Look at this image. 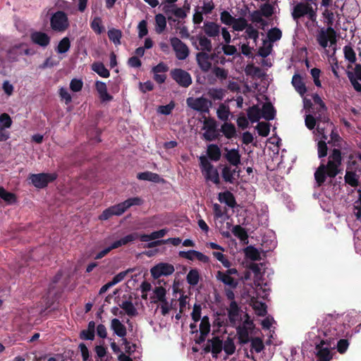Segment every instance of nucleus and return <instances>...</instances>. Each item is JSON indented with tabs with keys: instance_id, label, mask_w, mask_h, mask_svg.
I'll return each instance as SVG.
<instances>
[{
	"instance_id": "f257e3e1",
	"label": "nucleus",
	"mask_w": 361,
	"mask_h": 361,
	"mask_svg": "<svg viewBox=\"0 0 361 361\" xmlns=\"http://www.w3.org/2000/svg\"><path fill=\"white\" fill-rule=\"evenodd\" d=\"M325 322L327 323L326 324H324V334L326 338L316 343L315 347L317 350L316 355L319 361H330L332 359L330 349L334 348L335 340H338V338L345 336V326L338 323L335 316L332 314L326 315Z\"/></svg>"
},
{
	"instance_id": "f03ea898",
	"label": "nucleus",
	"mask_w": 361,
	"mask_h": 361,
	"mask_svg": "<svg viewBox=\"0 0 361 361\" xmlns=\"http://www.w3.org/2000/svg\"><path fill=\"white\" fill-rule=\"evenodd\" d=\"M342 154L338 149H333L329 157L326 164L322 163L314 172V179L317 187L322 186L326 177L335 178L339 173V167L342 164Z\"/></svg>"
},
{
	"instance_id": "7ed1b4c3",
	"label": "nucleus",
	"mask_w": 361,
	"mask_h": 361,
	"mask_svg": "<svg viewBox=\"0 0 361 361\" xmlns=\"http://www.w3.org/2000/svg\"><path fill=\"white\" fill-rule=\"evenodd\" d=\"M142 203V200L140 197H135L128 198L121 203L111 206L104 209L99 216V219L101 221H105L108 220L113 216H121L130 207L134 205H140Z\"/></svg>"
},
{
	"instance_id": "20e7f679",
	"label": "nucleus",
	"mask_w": 361,
	"mask_h": 361,
	"mask_svg": "<svg viewBox=\"0 0 361 361\" xmlns=\"http://www.w3.org/2000/svg\"><path fill=\"white\" fill-rule=\"evenodd\" d=\"M70 26L68 15L63 11H57L50 17V27L56 32H63Z\"/></svg>"
},
{
	"instance_id": "39448f33",
	"label": "nucleus",
	"mask_w": 361,
	"mask_h": 361,
	"mask_svg": "<svg viewBox=\"0 0 361 361\" xmlns=\"http://www.w3.org/2000/svg\"><path fill=\"white\" fill-rule=\"evenodd\" d=\"M57 177L58 175L56 173H30L28 180L35 188L42 189L56 180Z\"/></svg>"
},
{
	"instance_id": "423d86ee",
	"label": "nucleus",
	"mask_w": 361,
	"mask_h": 361,
	"mask_svg": "<svg viewBox=\"0 0 361 361\" xmlns=\"http://www.w3.org/2000/svg\"><path fill=\"white\" fill-rule=\"evenodd\" d=\"M200 167L207 180H210L216 185L220 183L219 174L216 169L209 161L204 156L200 157Z\"/></svg>"
},
{
	"instance_id": "0eeeda50",
	"label": "nucleus",
	"mask_w": 361,
	"mask_h": 361,
	"mask_svg": "<svg viewBox=\"0 0 361 361\" xmlns=\"http://www.w3.org/2000/svg\"><path fill=\"white\" fill-rule=\"evenodd\" d=\"M318 44L324 49L328 47L329 42L331 45L336 44V32L333 27H327L326 29L322 28L317 36Z\"/></svg>"
},
{
	"instance_id": "6e6552de",
	"label": "nucleus",
	"mask_w": 361,
	"mask_h": 361,
	"mask_svg": "<svg viewBox=\"0 0 361 361\" xmlns=\"http://www.w3.org/2000/svg\"><path fill=\"white\" fill-rule=\"evenodd\" d=\"M186 102L188 106L192 109L207 114L209 112V108L212 105V102L204 97L197 98L189 97L187 99Z\"/></svg>"
},
{
	"instance_id": "1a4fd4ad",
	"label": "nucleus",
	"mask_w": 361,
	"mask_h": 361,
	"mask_svg": "<svg viewBox=\"0 0 361 361\" xmlns=\"http://www.w3.org/2000/svg\"><path fill=\"white\" fill-rule=\"evenodd\" d=\"M170 75L180 87H188L192 82L190 74L181 68H174L171 71Z\"/></svg>"
},
{
	"instance_id": "9d476101",
	"label": "nucleus",
	"mask_w": 361,
	"mask_h": 361,
	"mask_svg": "<svg viewBox=\"0 0 361 361\" xmlns=\"http://www.w3.org/2000/svg\"><path fill=\"white\" fill-rule=\"evenodd\" d=\"M171 45L176 53L178 60H185L190 54L188 47L176 37L170 39Z\"/></svg>"
},
{
	"instance_id": "9b49d317",
	"label": "nucleus",
	"mask_w": 361,
	"mask_h": 361,
	"mask_svg": "<svg viewBox=\"0 0 361 361\" xmlns=\"http://www.w3.org/2000/svg\"><path fill=\"white\" fill-rule=\"evenodd\" d=\"M175 271L173 265L166 262H160L150 269V273L154 279H158L161 276H169Z\"/></svg>"
},
{
	"instance_id": "f8f14e48",
	"label": "nucleus",
	"mask_w": 361,
	"mask_h": 361,
	"mask_svg": "<svg viewBox=\"0 0 361 361\" xmlns=\"http://www.w3.org/2000/svg\"><path fill=\"white\" fill-rule=\"evenodd\" d=\"M30 38L34 44L38 45L43 49L48 47L51 42V37L46 32L42 31L32 32Z\"/></svg>"
},
{
	"instance_id": "ddd939ff",
	"label": "nucleus",
	"mask_w": 361,
	"mask_h": 361,
	"mask_svg": "<svg viewBox=\"0 0 361 361\" xmlns=\"http://www.w3.org/2000/svg\"><path fill=\"white\" fill-rule=\"evenodd\" d=\"M240 312V308L236 301H231L228 309V320L231 326H235L238 317L239 321L241 320Z\"/></svg>"
},
{
	"instance_id": "4468645a",
	"label": "nucleus",
	"mask_w": 361,
	"mask_h": 361,
	"mask_svg": "<svg viewBox=\"0 0 361 361\" xmlns=\"http://www.w3.org/2000/svg\"><path fill=\"white\" fill-rule=\"evenodd\" d=\"M226 153L224 154V157L229 163L231 166H237L240 164V154L238 149H229L227 147L224 148Z\"/></svg>"
},
{
	"instance_id": "2eb2a0df",
	"label": "nucleus",
	"mask_w": 361,
	"mask_h": 361,
	"mask_svg": "<svg viewBox=\"0 0 361 361\" xmlns=\"http://www.w3.org/2000/svg\"><path fill=\"white\" fill-rule=\"evenodd\" d=\"M196 60L198 66L204 72H207L212 67L211 59H209V54L204 51H200L196 54Z\"/></svg>"
},
{
	"instance_id": "dca6fc26",
	"label": "nucleus",
	"mask_w": 361,
	"mask_h": 361,
	"mask_svg": "<svg viewBox=\"0 0 361 361\" xmlns=\"http://www.w3.org/2000/svg\"><path fill=\"white\" fill-rule=\"evenodd\" d=\"M310 5L304 3L297 4L292 12V17L295 20H298L300 18L305 16L310 12Z\"/></svg>"
},
{
	"instance_id": "f3484780",
	"label": "nucleus",
	"mask_w": 361,
	"mask_h": 361,
	"mask_svg": "<svg viewBox=\"0 0 361 361\" xmlns=\"http://www.w3.org/2000/svg\"><path fill=\"white\" fill-rule=\"evenodd\" d=\"M197 39L199 41V46L197 45L195 42H192V45L197 50H201V51L204 52H210L212 50V41L208 39L206 36L204 35H198L197 36Z\"/></svg>"
},
{
	"instance_id": "a211bd4d",
	"label": "nucleus",
	"mask_w": 361,
	"mask_h": 361,
	"mask_svg": "<svg viewBox=\"0 0 361 361\" xmlns=\"http://www.w3.org/2000/svg\"><path fill=\"white\" fill-rule=\"evenodd\" d=\"M203 30L207 37H216L219 35L220 25L214 22L206 21L204 23Z\"/></svg>"
},
{
	"instance_id": "6ab92c4d",
	"label": "nucleus",
	"mask_w": 361,
	"mask_h": 361,
	"mask_svg": "<svg viewBox=\"0 0 361 361\" xmlns=\"http://www.w3.org/2000/svg\"><path fill=\"white\" fill-rule=\"evenodd\" d=\"M291 83L295 91L302 97L307 92V87L303 82L302 78L300 74H294L292 78Z\"/></svg>"
},
{
	"instance_id": "aec40b11",
	"label": "nucleus",
	"mask_w": 361,
	"mask_h": 361,
	"mask_svg": "<svg viewBox=\"0 0 361 361\" xmlns=\"http://www.w3.org/2000/svg\"><path fill=\"white\" fill-rule=\"evenodd\" d=\"M137 178L142 180H148L153 183H164V179L162 178L159 174L151 171H145L138 173Z\"/></svg>"
},
{
	"instance_id": "412c9836",
	"label": "nucleus",
	"mask_w": 361,
	"mask_h": 361,
	"mask_svg": "<svg viewBox=\"0 0 361 361\" xmlns=\"http://www.w3.org/2000/svg\"><path fill=\"white\" fill-rule=\"evenodd\" d=\"M95 88L103 102H109L113 99V97L107 92V87L105 82L97 81L95 82Z\"/></svg>"
},
{
	"instance_id": "4be33fe9",
	"label": "nucleus",
	"mask_w": 361,
	"mask_h": 361,
	"mask_svg": "<svg viewBox=\"0 0 361 361\" xmlns=\"http://www.w3.org/2000/svg\"><path fill=\"white\" fill-rule=\"evenodd\" d=\"M261 115L267 121H271L274 118L276 110L271 102H266L262 105Z\"/></svg>"
},
{
	"instance_id": "5701e85b",
	"label": "nucleus",
	"mask_w": 361,
	"mask_h": 361,
	"mask_svg": "<svg viewBox=\"0 0 361 361\" xmlns=\"http://www.w3.org/2000/svg\"><path fill=\"white\" fill-rule=\"evenodd\" d=\"M111 328L115 334L123 338H124L127 334L126 326L121 322L118 319L114 318L111 320Z\"/></svg>"
},
{
	"instance_id": "b1692460",
	"label": "nucleus",
	"mask_w": 361,
	"mask_h": 361,
	"mask_svg": "<svg viewBox=\"0 0 361 361\" xmlns=\"http://www.w3.org/2000/svg\"><path fill=\"white\" fill-rule=\"evenodd\" d=\"M167 229L163 228L159 231H154L150 234H140V240L142 242H148L150 240L163 238L167 233Z\"/></svg>"
},
{
	"instance_id": "393cba45",
	"label": "nucleus",
	"mask_w": 361,
	"mask_h": 361,
	"mask_svg": "<svg viewBox=\"0 0 361 361\" xmlns=\"http://www.w3.org/2000/svg\"><path fill=\"white\" fill-rule=\"evenodd\" d=\"M216 279L221 281L225 285H227L230 286L232 288H236L238 283L235 281V280L231 277V276H228V274L224 273L221 271H218L216 273Z\"/></svg>"
},
{
	"instance_id": "a878e982",
	"label": "nucleus",
	"mask_w": 361,
	"mask_h": 361,
	"mask_svg": "<svg viewBox=\"0 0 361 361\" xmlns=\"http://www.w3.org/2000/svg\"><path fill=\"white\" fill-rule=\"evenodd\" d=\"M0 198L8 205L14 204L17 202V197L16 194L7 191L2 186H0Z\"/></svg>"
},
{
	"instance_id": "bb28decb",
	"label": "nucleus",
	"mask_w": 361,
	"mask_h": 361,
	"mask_svg": "<svg viewBox=\"0 0 361 361\" xmlns=\"http://www.w3.org/2000/svg\"><path fill=\"white\" fill-rule=\"evenodd\" d=\"M219 200L221 202L226 203L230 207H234L236 204L235 199L233 193L229 191L220 192L219 194Z\"/></svg>"
},
{
	"instance_id": "cd10ccee",
	"label": "nucleus",
	"mask_w": 361,
	"mask_h": 361,
	"mask_svg": "<svg viewBox=\"0 0 361 361\" xmlns=\"http://www.w3.org/2000/svg\"><path fill=\"white\" fill-rule=\"evenodd\" d=\"M312 99L316 104L319 105V108L317 109L318 116H317V119L321 120L322 116H323V115L327 111V107L318 94L315 93L312 94Z\"/></svg>"
},
{
	"instance_id": "c85d7f7f",
	"label": "nucleus",
	"mask_w": 361,
	"mask_h": 361,
	"mask_svg": "<svg viewBox=\"0 0 361 361\" xmlns=\"http://www.w3.org/2000/svg\"><path fill=\"white\" fill-rule=\"evenodd\" d=\"M247 118L252 123H255L259 121L261 115V109L259 108L258 105L255 104L250 107H249L247 110Z\"/></svg>"
},
{
	"instance_id": "c756f323",
	"label": "nucleus",
	"mask_w": 361,
	"mask_h": 361,
	"mask_svg": "<svg viewBox=\"0 0 361 361\" xmlns=\"http://www.w3.org/2000/svg\"><path fill=\"white\" fill-rule=\"evenodd\" d=\"M207 156L208 157L214 161H217L221 159V153L220 148L217 145L211 144L207 147Z\"/></svg>"
},
{
	"instance_id": "7c9ffc66",
	"label": "nucleus",
	"mask_w": 361,
	"mask_h": 361,
	"mask_svg": "<svg viewBox=\"0 0 361 361\" xmlns=\"http://www.w3.org/2000/svg\"><path fill=\"white\" fill-rule=\"evenodd\" d=\"M92 70L102 78H109L110 76L109 71L105 67L102 62H94L91 66Z\"/></svg>"
},
{
	"instance_id": "2f4dec72",
	"label": "nucleus",
	"mask_w": 361,
	"mask_h": 361,
	"mask_svg": "<svg viewBox=\"0 0 361 361\" xmlns=\"http://www.w3.org/2000/svg\"><path fill=\"white\" fill-rule=\"evenodd\" d=\"M221 132L228 139H231L236 136V129L232 123L225 122L221 128Z\"/></svg>"
},
{
	"instance_id": "473e14b6",
	"label": "nucleus",
	"mask_w": 361,
	"mask_h": 361,
	"mask_svg": "<svg viewBox=\"0 0 361 361\" xmlns=\"http://www.w3.org/2000/svg\"><path fill=\"white\" fill-rule=\"evenodd\" d=\"M233 234L239 238L242 242L245 243H248V234L245 228L240 225H236L233 227Z\"/></svg>"
},
{
	"instance_id": "72a5a7b5",
	"label": "nucleus",
	"mask_w": 361,
	"mask_h": 361,
	"mask_svg": "<svg viewBox=\"0 0 361 361\" xmlns=\"http://www.w3.org/2000/svg\"><path fill=\"white\" fill-rule=\"evenodd\" d=\"M208 343H211L212 353L214 357H216L223 349L222 341L218 336H215L212 339L208 340Z\"/></svg>"
},
{
	"instance_id": "f704fd0d",
	"label": "nucleus",
	"mask_w": 361,
	"mask_h": 361,
	"mask_svg": "<svg viewBox=\"0 0 361 361\" xmlns=\"http://www.w3.org/2000/svg\"><path fill=\"white\" fill-rule=\"evenodd\" d=\"M344 179L351 187L356 188L359 185V176L355 171H346Z\"/></svg>"
},
{
	"instance_id": "c9c22d12",
	"label": "nucleus",
	"mask_w": 361,
	"mask_h": 361,
	"mask_svg": "<svg viewBox=\"0 0 361 361\" xmlns=\"http://www.w3.org/2000/svg\"><path fill=\"white\" fill-rule=\"evenodd\" d=\"M120 307L125 310L126 313L130 317L137 315V311L130 300L123 301L119 305Z\"/></svg>"
},
{
	"instance_id": "e433bc0d",
	"label": "nucleus",
	"mask_w": 361,
	"mask_h": 361,
	"mask_svg": "<svg viewBox=\"0 0 361 361\" xmlns=\"http://www.w3.org/2000/svg\"><path fill=\"white\" fill-rule=\"evenodd\" d=\"M231 165H225L221 171V176L223 180L226 183H229L231 184H233L235 181L236 180L235 177L233 176L232 171H231Z\"/></svg>"
},
{
	"instance_id": "4c0bfd02",
	"label": "nucleus",
	"mask_w": 361,
	"mask_h": 361,
	"mask_svg": "<svg viewBox=\"0 0 361 361\" xmlns=\"http://www.w3.org/2000/svg\"><path fill=\"white\" fill-rule=\"evenodd\" d=\"M200 279V273L197 269H190L186 276L188 283L192 286H196L199 283Z\"/></svg>"
},
{
	"instance_id": "58836bf2",
	"label": "nucleus",
	"mask_w": 361,
	"mask_h": 361,
	"mask_svg": "<svg viewBox=\"0 0 361 361\" xmlns=\"http://www.w3.org/2000/svg\"><path fill=\"white\" fill-rule=\"evenodd\" d=\"M155 22H156V32L158 34H161L164 31L166 27V17L161 14L159 13L155 16Z\"/></svg>"
},
{
	"instance_id": "ea45409f",
	"label": "nucleus",
	"mask_w": 361,
	"mask_h": 361,
	"mask_svg": "<svg viewBox=\"0 0 361 361\" xmlns=\"http://www.w3.org/2000/svg\"><path fill=\"white\" fill-rule=\"evenodd\" d=\"M236 331L240 343H246L249 341V332L245 325H239Z\"/></svg>"
},
{
	"instance_id": "a19ab883",
	"label": "nucleus",
	"mask_w": 361,
	"mask_h": 361,
	"mask_svg": "<svg viewBox=\"0 0 361 361\" xmlns=\"http://www.w3.org/2000/svg\"><path fill=\"white\" fill-rule=\"evenodd\" d=\"M70 39L68 37H65L59 41L58 46L56 48V51L58 54H65L70 49Z\"/></svg>"
},
{
	"instance_id": "79ce46f5",
	"label": "nucleus",
	"mask_w": 361,
	"mask_h": 361,
	"mask_svg": "<svg viewBox=\"0 0 361 361\" xmlns=\"http://www.w3.org/2000/svg\"><path fill=\"white\" fill-rule=\"evenodd\" d=\"M343 54L345 60L351 63H355L357 60L356 54L350 45H345L343 47Z\"/></svg>"
},
{
	"instance_id": "37998d69",
	"label": "nucleus",
	"mask_w": 361,
	"mask_h": 361,
	"mask_svg": "<svg viewBox=\"0 0 361 361\" xmlns=\"http://www.w3.org/2000/svg\"><path fill=\"white\" fill-rule=\"evenodd\" d=\"M250 20L252 23H259L262 26V28H264L265 26L267 25V22L262 18L263 16L262 15V13L259 11L257 10L252 11L250 14Z\"/></svg>"
},
{
	"instance_id": "c03bdc74",
	"label": "nucleus",
	"mask_w": 361,
	"mask_h": 361,
	"mask_svg": "<svg viewBox=\"0 0 361 361\" xmlns=\"http://www.w3.org/2000/svg\"><path fill=\"white\" fill-rule=\"evenodd\" d=\"M207 95L214 100H221L225 95V91L221 88H210Z\"/></svg>"
},
{
	"instance_id": "a18cd8bd",
	"label": "nucleus",
	"mask_w": 361,
	"mask_h": 361,
	"mask_svg": "<svg viewBox=\"0 0 361 361\" xmlns=\"http://www.w3.org/2000/svg\"><path fill=\"white\" fill-rule=\"evenodd\" d=\"M108 37L111 41H112L116 45L121 44V38L122 37V32L120 30L111 29L108 31Z\"/></svg>"
},
{
	"instance_id": "49530a36",
	"label": "nucleus",
	"mask_w": 361,
	"mask_h": 361,
	"mask_svg": "<svg viewBox=\"0 0 361 361\" xmlns=\"http://www.w3.org/2000/svg\"><path fill=\"white\" fill-rule=\"evenodd\" d=\"M90 27L95 33L100 35L104 31L102 18L99 17L94 18L90 23Z\"/></svg>"
},
{
	"instance_id": "de8ad7c7",
	"label": "nucleus",
	"mask_w": 361,
	"mask_h": 361,
	"mask_svg": "<svg viewBox=\"0 0 361 361\" xmlns=\"http://www.w3.org/2000/svg\"><path fill=\"white\" fill-rule=\"evenodd\" d=\"M248 25L249 24H247V20L245 18L241 17L238 18H235V20L232 24V27L233 29L235 31H243L247 27Z\"/></svg>"
},
{
	"instance_id": "09e8293b",
	"label": "nucleus",
	"mask_w": 361,
	"mask_h": 361,
	"mask_svg": "<svg viewBox=\"0 0 361 361\" xmlns=\"http://www.w3.org/2000/svg\"><path fill=\"white\" fill-rule=\"evenodd\" d=\"M205 132L203 133V137L205 140L212 142L219 138L220 134L217 130V128H214L213 130L206 129Z\"/></svg>"
},
{
	"instance_id": "8fccbe9b",
	"label": "nucleus",
	"mask_w": 361,
	"mask_h": 361,
	"mask_svg": "<svg viewBox=\"0 0 361 361\" xmlns=\"http://www.w3.org/2000/svg\"><path fill=\"white\" fill-rule=\"evenodd\" d=\"M337 344H336V349L337 351L340 354L345 353L350 345V343L348 339L346 338H342V337H340L338 338Z\"/></svg>"
},
{
	"instance_id": "3c124183",
	"label": "nucleus",
	"mask_w": 361,
	"mask_h": 361,
	"mask_svg": "<svg viewBox=\"0 0 361 361\" xmlns=\"http://www.w3.org/2000/svg\"><path fill=\"white\" fill-rule=\"evenodd\" d=\"M223 349L224 352L228 355H233L235 350V345L232 338L228 337L224 341Z\"/></svg>"
},
{
	"instance_id": "603ef678",
	"label": "nucleus",
	"mask_w": 361,
	"mask_h": 361,
	"mask_svg": "<svg viewBox=\"0 0 361 361\" xmlns=\"http://www.w3.org/2000/svg\"><path fill=\"white\" fill-rule=\"evenodd\" d=\"M257 133L260 136L267 137L270 132L269 124L265 122H259L257 127Z\"/></svg>"
},
{
	"instance_id": "864d4df0",
	"label": "nucleus",
	"mask_w": 361,
	"mask_h": 361,
	"mask_svg": "<svg viewBox=\"0 0 361 361\" xmlns=\"http://www.w3.org/2000/svg\"><path fill=\"white\" fill-rule=\"evenodd\" d=\"M210 322L207 316H204L200 324V331L202 334H208L210 331Z\"/></svg>"
},
{
	"instance_id": "5fc2aeb1",
	"label": "nucleus",
	"mask_w": 361,
	"mask_h": 361,
	"mask_svg": "<svg viewBox=\"0 0 361 361\" xmlns=\"http://www.w3.org/2000/svg\"><path fill=\"white\" fill-rule=\"evenodd\" d=\"M267 35H268L269 39L271 42H274L279 40L281 38L282 32L278 27H274V28H271L268 32Z\"/></svg>"
},
{
	"instance_id": "6e6d98bb",
	"label": "nucleus",
	"mask_w": 361,
	"mask_h": 361,
	"mask_svg": "<svg viewBox=\"0 0 361 361\" xmlns=\"http://www.w3.org/2000/svg\"><path fill=\"white\" fill-rule=\"evenodd\" d=\"M246 256L253 261L259 260L260 259V254L259 251L254 247L250 246L245 249Z\"/></svg>"
},
{
	"instance_id": "4d7b16f0",
	"label": "nucleus",
	"mask_w": 361,
	"mask_h": 361,
	"mask_svg": "<svg viewBox=\"0 0 361 361\" xmlns=\"http://www.w3.org/2000/svg\"><path fill=\"white\" fill-rule=\"evenodd\" d=\"M220 20L223 24L232 25L235 20V18L232 16L228 11H224L220 14Z\"/></svg>"
},
{
	"instance_id": "13d9d810",
	"label": "nucleus",
	"mask_w": 361,
	"mask_h": 361,
	"mask_svg": "<svg viewBox=\"0 0 361 361\" xmlns=\"http://www.w3.org/2000/svg\"><path fill=\"white\" fill-rule=\"evenodd\" d=\"M154 293L156 295V298L158 301H159L161 302H166V290L164 287H162V286L155 287L154 289Z\"/></svg>"
},
{
	"instance_id": "bf43d9fd",
	"label": "nucleus",
	"mask_w": 361,
	"mask_h": 361,
	"mask_svg": "<svg viewBox=\"0 0 361 361\" xmlns=\"http://www.w3.org/2000/svg\"><path fill=\"white\" fill-rule=\"evenodd\" d=\"M259 11L262 13L263 16L269 18L274 13V6L269 3H265L261 5Z\"/></svg>"
},
{
	"instance_id": "052dcab7",
	"label": "nucleus",
	"mask_w": 361,
	"mask_h": 361,
	"mask_svg": "<svg viewBox=\"0 0 361 361\" xmlns=\"http://www.w3.org/2000/svg\"><path fill=\"white\" fill-rule=\"evenodd\" d=\"M138 238L140 239V233L134 232L124 236L123 238H121L120 240L122 245H126Z\"/></svg>"
},
{
	"instance_id": "680f3d73",
	"label": "nucleus",
	"mask_w": 361,
	"mask_h": 361,
	"mask_svg": "<svg viewBox=\"0 0 361 361\" xmlns=\"http://www.w3.org/2000/svg\"><path fill=\"white\" fill-rule=\"evenodd\" d=\"M347 75L354 90L357 92H361V84L358 82L359 80L355 78L353 73L348 71Z\"/></svg>"
},
{
	"instance_id": "e2e57ef3",
	"label": "nucleus",
	"mask_w": 361,
	"mask_h": 361,
	"mask_svg": "<svg viewBox=\"0 0 361 361\" xmlns=\"http://www.w3.org/2000/svg\"><path fill=\"white\" fill-rule=\"evenodd\" d=\"M264 348V343L259 338H255L251 341V350L260 353Z\"/></svg>"
},
{
	"instance_id": "0e129e2a",
	"label": "nucleus",
	"mask_w": 361,
	"mask_h": 361,
	"mask_svg": "<svg viewBox=\"0 0 361 361\" xmlns=\"http://www.w3.org/2000/svg\"><path fill=\"white\" fill-rule=\"evenodd\" d=\"M323 17L324 18V23L328 25V27H332L334 21V13L326 8L323 12Z\"/></svg>"
},
{
	"instance_id": "69168bd1",
	"label": "nucleus",
	"mask_w": 361,
	"mask_h": 361,
	"mask_svg": "<svg viewBox=\"0 0 361 361\" xmlns=\"http://www.w3.org/2000/svg\"><path fill=\"white\" fill-rule=\"evenodd\" d=\"M229 110L224 104H221L217 109V116L222 121H227L228 118Z\"/></svg>"
},
{
	"instance_id": "338daca9",
	"label": "nucleus",
	"mask_w": 361,
	"mask_h": 361,
	"mask_svg": "<svg viewBox=\"0 0 361 361\" xmlns=\"http://www.w3.org/2000/svg\"><path fill=\"white\" fill-rule=\"evenodd\" d=\"M212 255L217 260H219L224 265V267L226 268L230 267L231 262L226 258L225 255L219 252H213Z\"/></svg>"
},
{
	"instance_id": "774afa93",
	"label": "nucleus",
	"mask_w": 361,
	"mask_h": 361,
	"mask_svg": "<svg viewBox=\"0 0 361 361\" xmlns=\"http://www.w3.org/2000/svg\"><path fill=\"white\" fill-rule=\"evenodd\" d=\"M245 33L248 38L254 39L255 42H256L259 37V32L257 30L255 29L251 24H249L245 28Z\"/></svg>"
}]
</instances>
